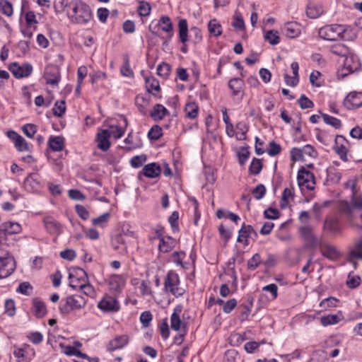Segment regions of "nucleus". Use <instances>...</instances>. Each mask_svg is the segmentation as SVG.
Returning <instances> with one entry per match:
<instances>
[{
	"instance_id": "nucleus-1",
	"label": "nucleus",
	"mask_w": 362,
	"mask_h": 362,
	"mask_svg": "<svg viewBox=\"0 0 362 362\" xmlns=\"http://www.w3.org/2000/svg\"><path fill=\"white\" fill-rule=\"evenodd\" d=\"M65 7L67 16L74 23L86 24L92 18L90 8L81 0H72Z\"/></svg>"
},
{
	"instance_id": "nucleus-2",
	"label": "nucleus",
	"mask_w": 362,
	"mask_h": 362,
	"mask_svg": "<svg viewBox=\"0 0 362 362\" xmlns=\"http://www.w3.org/2000/svg\"><path fill=\"white\" fill-rule=\"evenodd\" d=\"M346 26L340 24H332L320 28L319 36L326 40L334 41L345 39Z\"/></svg>"
},
{
	"instance_id": "nucleus-3",
	"label": "nucleus",
	"mask_w": 362,
	"mask_h": 362,
	"mask_svg": "<svg viewBox=\"0 0 362 362\" xmlns=\"http://www.w3.org/2000/svg\"><path fill=\"white\" fill-rule=\"evenodd\" d=\"M86 304V300L82 296L71 295L61 300L59 310L62 314H68L72 310L81 309Z\"/></svg>"
},
{
	"instance_id": "nucleus-4",
	"label": "nucleus",
	"mask_w": 362,
	"mask_h": 362,
	"mask_svg": "<svg viewBox=\"0 0 362 362\" xmlns=\"http://www.w3.org/2000/svg\"><path fill=\"white\" fill-rule=\"evenodd\" d=\"M180 279L174 271H169L165 278L164 288L173 296L179 297L183 295L184 290L179 287Z\"/></svg>"
},
{
	"instance_id": "nucleus-5",
	"label": "nucleus",
	"mask_w": 362,
	"mask_h": 362,
	"mask_svg": "<svg viewBox=\"0 0 362 362\" xmlns=\"http://www.w3.org/2000/svg\"><path fill=\"white\" fill-rule=\"evenodd\" d=\"M15 270L14 259L0 249V279L6 278Z\"/></svg>"
},
{
	"instance_id": "nucleus-6",
	"label": "nucleus",
	"mask_w": 362,
	"mask_h": 362,
	"mask_svg": "<svg viewBox=\"0 0 362 362\" xmlns=\"http://www.w3.org/2000/svg\"><path fill=\"white\" fill-rule=\"evenodd\" d=\"M21 231V226L17 222H5L0 227V244L9 245L7 235L17 234Z\"/></svg>"
},
{
	"instance_id": "nucleus-7",
	"label": "nucleus",
	"mask_w": 362,
	"mask_h": 362,
	"mask_svg": "<svg viewBox=\"0 0 362 362\" xmlns=\"http://www.w3.org/2000/svg\"><path fill=\"white\" fill-rule=\"evenodd\" d=\"M298 184L300 187H305L309 190L315 189V177L313 173L310 172L304 167H301L297 175Z\"/></svg>"
},
{
	"instance_id": "nucleus-8",
	"label": "nucleus",
	"mask_w": 362,
	"mask_h": 362,
	"mask_svg": "<svg viewBox=\"0 0 362 362\" xmlns=\"http://www.w3.org/2000/svg\"><path fill=\"white\" fill-rule=\"evenodd\" d=\"M8 69L16 78H21L29 76L32 74L33 66L29 63L20 65L17 62H13L9 65Z\"/></svg>"
},
{
	"instance_id": "nucleus-9",
	"label": "nucleus",
	"mask_w": 362,
	"mask_h": 362,
	"mask_svg": "<svg viewBox=\"0 0 362 362\" xmlns=\"http://www.w3.org/2000/svg\"><path fill=\"white\" fill-rule=\"evenodd\" d=\"M43 77L46 83L57 85L60 81V71L57 66L49 65L45 67Z\"/></svg>"
},
{
	"instance_id": "nucleus-10",
	"label": "nucleus",
	"mask_w": 362,
	"mask_h": 362,
	"mask_svg": "<svg viewBox=\"0 0 362 362\" xmlns=\"http://www.w3.org/2000/svg\"><path fill=\"white\" fill-rule=\"evenodd\" d=\"M344 105L348 110L362 107V92H351L344 99Z\"/></svg>"
},
{
	"instance_id": "nucleus-11",
	"label": "nucleus",
	"mask_w": 362,
	"mask_h": 362,
	"mask_svg": "<svg viewBox=\"0 0 362 362\" xmlns=\"http://www.w3.org/2000/svg\"><path fill=\"white\" fill-rule=\"evenodd\" d=\"M299 233L301 238L306 242L308 246L315 247L318 244L317 238L315 235L313 228L310 226H303L299 228Z\"/></svg>"
},
{
	"instance_id": "nucleus-12",
	"label": "nucleus",
	"mask_w": 362,
	"mask_h": 362,
	"mask_svg": "<svg viewBox=\"0 0 362 362\" xmlns=\"http://www.w3.org/2000/svg\"><path fill=\"white\" fill-rule=\"evenodd\" d=\"M98 307L104 312H117L119 310V302L111 296L104 297L98 302Z\"/></svg>"
},
{
	"instance_id": "nucleus-13",
	"label": "nucleus",
	"mask_w": 362,
	"mask_h": 362,
	"mask_svg": "<svg viewBox=\"0 0 362 362\" xmlns=\"http://www.w3.org/2000/svg\"><path fill=\"white\" fill-rule=\"evenodd\" d=\"M111 132L108 129H103L97 134V146L103 151H107L110 147V138Z\"/></svg>"
},
{
	"instance_id": "nucleus-14",
	"label": "nucleus",
	"mask_w": 362,
	"mask_h": 362,
	"mask_svg": "<svg viewBox=\"0 0 362 362\" xmlns=\"http://www.w3.org/2000/svg\"><path fill=\"white\" fill-rule=\"evenodd\" d=\"M129 343V337L127 334L116 336L110 340L107 346V350L112 352L117 349H122Z\"/></svg>"
},
{
	"instance_id": "nucleus-15",
	"label": "nucleus",
	"mask_w": 362,
	"mask_h": 362,
	"mask_svg": "<svg viewBox=\"0 0 362 362\" xmlns=\"http://www.w3.org/2000/svg\"><path fill=\"white\" fill-rule=\"evenodd\" d=\"M343 142H347L344 136L337 135L335 138V145L334 146V151L338 154L340 159L344 162L348 161L347 158V148L344 145Z\"/></svg>"
},
{
	"instance_id": "nucleus-16",
	"label": "nucleus",
	"mask_w": 362,
	"mask_h": 362,
	"mask_svg": "<svg viewBox=\"0 0 362 362\" xmlns=\"http://www.w3.org/2000/svg\"><path fill=\"white\" fill-rule=\"evenodd\" d=\"M252 235L255 238L258 236L257 233L255 230L252 226L245 225L244 223L241 228L239 230L237 241L238 243L245 242V245H248L247 238L249 237H252Z\"/></svg>"
},
{
	"instance_id": "nucleus-17",
	"label": "nucleus",
	"mask_w": 362,
	"mask_h": 362,
	"mask_svg": "<svg viewBox=\"0 0 362 362\" xmlns=\"http://www.w3.org/2000/svg\"><path fill=\"white\" fill-rule=\"evenodd\" d=\"M25 188L28 191L36 192L40 188V176L37 173H30L24 181Z\"/></svg>"
},
{
	"instance_id": "nucleus-18",
	"label": "nucleus",
	"mask_w": 362,
	"mask_h": 362,
	"mask_svg": "<svg viewBox=\"0 0 362 362\" xmlns=\"http://www.w3.org/2000/svg\"><path fill=\"white\" fill-rule=\"evenodd\" d=\"M32 352L31 355H35V351L30 349L28 345H25L22 348H16L13 351V355L18 358V362H30L31 356L29 352Z\"/></svg>"
},
{
	"instance_id": "nucleus-19",
	"label": "nucleus",
	"mask_w": 362,
	"mask_h": 362,
	"mask_svg": "<svg viewBox=\"0 0 362 362\" xmlns=\"http://www.w3.org/2000/svg\"><path fill=\"white\" fill-rule=\"evenodd\" d=\"M344 69L348 71V73H352L356 71L359 66V61L356 56L349 52L344 59Z\"/></svg>"
},
{
	"instance_id": "nucleus-20",
	"label": "nucleus",
	"mask_w": 362,
	"mask_h": 362,
	"mask_svg": "<svg viewBox=\"0 0 362 362\" xmlns=\"http://www.w3.org/2000/svg\"><path fill=\"white\" fill-rule=\"evenodd\" d=\"M161 168L160 165L156 163H151L146 165L140 174H143L146 177L155 178L160 175Z\"/></svg>"
},
{
	"instance_id": "nucleus-21",
	"label": "nucleus",
	"mask_w": 362,
	"mask_h": 362,
	"mask_svg": "<svg viewBox=\"0 0 362 362\" xmlns=\"http://www.w3.org/2000/svg\"><path fill=\"white\" fill-rule=\"evenodd\" d=\"M45 227L50 234H60L62 233L61 224L52 217H46L43 220Z\"/></svg>"
},
{
	"instance_id": "nucleus-22",
	"label": "nucleus",
	"mask_w": 362,
	"mask_h": 362,
	"mask_svg": "<svg viewBox=\"0 0 362 362\" xmlns=\"http://www.w3.org/2000/svg\"><path fill=\"white\" fill-rule=\"evenodd\" d=\"M283 34L289 38L297 37L300 34V30L296 23L288 22L284 24L281 28Z\"/></svg>"
},
{
	"instance_id": "nucleus-23",
	"label": "nucleus",
	"mask_w": 362,
	"mask_h": 362,
	"mask_svg": "<svg viewBox=\"0 0 362 362\" xmlns=\"http://www.w3.org/2000/svg\"><path fill=\"white\" fill-rule=\"evenodd\" d=\"M325 9L322 5L309 4L306 8V15L310 18H317L323 14Z\"/></svg>"
},
{
	"instance_id": "nucleus-24",
	"label": "nucleus",
	"mask_w": 362,
	"mask_h": 362,
	"mask_svg": "<svg viewBox=\"0 0 362 362\" xmlns=\"http://www.w3.org/2000/svg\"><path fill=\"white\" fill-rule=\"evenodd\" d=\"M244 81L241 78H233L228 82V88L233 91L232 95L237 96L243 92Z\"/></svg>"
},
{
	"instance_id": "nucleus-25",
	"label": "nucleus",
	"mask_w": 362,
	"mask_h": 362,
	"mask_svg": "<svg viewBox=\"0 0 362 362\" xmlns=\"http://www.w3.org/2000/svg\"><path fill=\"white\" fill-rule=\"evenodd\" d=\"M149 103L150 95L148 94L146 95H138L135 98V104L137 106L139 112L143 115H146V110L149 105Z\"/></svg>"
},
{
	"instance_id": "nucleus-26",
	"label": "nucleus",
	"mask_w": 362,
	"mask_h": 362,
	"mask_svg": "<svg viewBox=\"0 0 362 362\" xmlns=\"http://www.w3.org/2000/svg\"><path fill=\"white\" fill-rule=\"evenodd\" d=\"M182 309L180 307H176L170 317L171 327L175 331H179L181 328V325H182V320L180 317V313Z\"/></svg>"
},
{
	"instance_id": "nucleus-27",
	"label": "nucleus",
	"mask_w": 362,
	"mask_h": 362,
	"mask_svg": "<svg viewBox=\"0 0 362 362\" xmlns=\"http://www.w3.org/2000/svg\"><path fill=\"white\" fill-rule=\"evenodd\" d=\"M168 110L162 105L156 104L154 105L151 112V117L155 120H161L165 115H168Z\"/></svg>"
},
{
	"instance_id": "nucleus-28",
	"label": "nucleus",
	"mask_w": 362,
	"mask_h": 362,
	"mask_svg": "<svg viewBox=\"0 0 362 362\" xmlns=\"http://www.w3.org/2000/svg\"><path fill=\"white\" fill-rule=\"evenodd\" d=\"M33 311L35 315L38 318L43 317L47 313L46 306L45 303L40 300L35 298L33 300Z\"/></svg>"
},
{
	"instance_id": "nucleus-29",
	"label": "nucleus",
	"mask_w": 362,
	"mask_h": 362,
	"mask_svg": "<svg viewBox=\"0 0 362 362\" xmlns=\"http://www.w3.org/2000/svg\"><path fill=\"white\" fill-rule=\"evenodd\" d=\"M48 144L49 148L54 151H60L64 146V139L62 136H50Z\"/></svg>"
},
{
	"instance_id": "nucleus-30",
	"label": "nucleus",
	"mask_w": 362,
	"mask_h": 362,
	"mask_svg": "<svg viewBox=\"0 0 362 362\" xmlns=\"http://www.w3.org/2000/svg\"><path fill=\"white\" fill-rule=\"evenodd\" d=\"M179 38L182 43L188 41V25L186 19H180L178 22Z\"/></svg>"
},
{
	"instance_id": "nucleus-31",
	"label": "nucleus",
	"mask_w": 362,
	"mask_h": 362,
	"mask_svg": "<svg viewBox=\"0 0 362 362\" xmlns=\"http://www.w3.org/2000/svg\"><path fill=\"white\" fill-rule=\"evenodd\" d=\"M175 247V240L168 236L165 239H161V241L159 243L158 249L161 252H168L171 251Z\"/></svg>"
},
{
	"instance_id": "nucleus-32",
	"label": "nucleus",
	"mask_w": 362,
	"mask_h": 362,
	"mask_svg": "<svg viewBox=\"0 0 362 362\" xmlns=\"http://www.w3.org/2000/svg\"><path fill=\"white\" fill-rule=\"evenodd\" d=\"M330 51L334 54L342 57L344 58L346 56H348V54L350 52L349 47L341 43L335 44L332 45L331 47Z\"/></svg>"
},
{
	"instance_id": "nucleus-33",
	"label": "nucleus",
	"mask_w": 362,
	"mask_h": 362,
	"mask_svg": "<svg viewBox=\"0 0 362 362\" xmlns=\"http://www.w3.org/2000/svg\"><path fill=\"white\" fill-rule=\"evenodd\" d=\"M158 25L161 27L163 31L166 33L173 32V23L170 18L168 16H162L158 23ZM173 36V33H170V38Z\"/></svg>"
},
{
	"instance_id": "nucleus-34",
	"label": "nucleus",
	"mask_w": 362,
	"mask_h": 362,
	"mask_svg": "<svg viewBox=\"0 0 362 362\" xmlns=\"http://www.w3.org/2000/svg\"><path fill=\"white\" fill-rule=\"evenodd\" d=\"M324 227L326 230L334 234L340 231L339 221L335 218H327Z\"/></svg>"
},
{
	"instance_id": "nucleus-35",
	"label": "nucleus",
	"mask_w": 362,
	"mask_h": 362,
	"mask_svg": "<svg viewBox=\"0 0 362 362\" xmlns=\"http://www.w3.org/2000/svg\"><path fill=\"white\" fill-rule=\"evenodd\" d=\"M341 315H328L320 317V322L323 326H328L338 323L340 320Z\"/></svg>"
},
{
	"instance_id": "nucleus-36",
	"label": "nucleus",
	"mask_w": 362,
	"mask_h": 362,
	"mask_svg": "<svg viewBox=\"0 0 362 362\" xmlns=\"http://www.w3.org/2000/svg\"><path fill=\"white\" fill-rule=\"evenodd\" d=\"M320 250L322 255L329 259H333L338 255L336 248L331 245H323Z\"/></svg>"
},
{
	"instance_id": "nucleus-37",
	"label": "nucleus",
	"mask_w": 362,
	"mask_h": 362,
	"mask_svg": "<svg viewBox=\"0 0 362 362\" xmlns=\"http://www.w3.org/2000/svg\"><path fill=\"white\" fill-rule=\"evenodd\" d=\"M349 255L354 259H362V238L355 243L354 248L350 251Z\"/></svg>"
},
{
	"instance_id": "nucleus-38",
	"label": "nucleus",
	"mask_w": 362,
	"mask_h": 362,
	"mask_svg": "<svg viewBox=\"0 0 362 362\" xmlns=\"http://www.w3.org/2000/svg\"><path fill=\"white\" fill-rule=\"evenodd\" d=\"M209 32L216 37L221 35V26L216 19L211 20L208 23Z\"/></svg>"
},
{
	"instance_id": "nucleus-39",
	"label": "nucleus",
	"mask_w": 362,
	"mask_h": 362,
	"mask_svg": "<svg viewBox=\"0 0 362 362\" xmlns=\"http://www.w3.org/2000/svg\"><path fill=\"white\" fill-rule=\"evenodd\" d=\"M264 40L268 41L272 45H278L280 42L278 31L274 30L267 31L264 35Z\"/></svg>"
},
{
	"instance_id": "nucleus-40",
	"label": "nucleus",
	"mask_w": 362,
	"mask_h": 362,
	"mask_svg": "<svg viewBox=\"0 0 362 362\" xmlns=\"http://www.w3.org/2000/svg\"><path fill=\"white\" fill-rule=\"evenodd\" d=\"M262 262L261 256L259 253H255L247 263V267L249 270L253 271L256 269L259 265Z\"/></svg>"
},
{
	"instance_id": "nucleus-41",
	"label": "nucleus",
	"mask_w": 362,
	"mask_h": 362,
	"mask_svg": "<svg viewBox=\"0 0 362 362\" xmlns=\"http://www.w3.org/2000/svg\"><path fill=\"white\" fill-rule=\"evenodd\" d=\"M262 169V163L260 159L254 158L249 167V172L252 175H259Z\"/></svg>"
},
{
	"instance_id": "nucleus-42",
	"label": "nucleus",
	"mask_w": 362,
	"mask_h": 362,
	"mask_svg": "<svg viewBox=\"0 0 362 362\" xmlns=\"http://www.w3.org/2000/svg\"><path fill=\"white\" fill-rule=\"evenodd\" d=\"M189 37L194 45L199 43L202 40L201 30L197 27L191 28Z\"/></svg>"
},
{
	"instance_id": "nucleus-43",
	"label": "nucleus",
	"mask_w": 362,
	"mask_h": 362,
	"mask_svg": "<svg viewBox=\"0 0 362 362\" xmlns=\"http://www.w3.org/2000/svg\"><path fill=\"white\" fill-rule=\"evenodd\" d=\"M321 115L326 124L332 126L335 129H339L341 127V122L339 119L324 113H321Z\"/></svg>"
},
{
	"instance_id": "nucleus-44",
	"label": "nucleus",
	"mask_w": 362,
	"mask_h": 362,
	"mask_svg": "<svg viewBox=\"0 0 362 362\" xmlns=\"http://www.w3.org/2000/svg\"><path fill=\"white\" fill-rule=\"evenodd\" d=\"M54 116L61 117L66 111V103L64 100L57 101L52 109Z\"/></svg>"
},
{
	"instance_id": "nucleus-45",
	"label": "nucleus",
	"mask_w": 362,
	"mask_h": 362,
	"mask_svg": "<svg viewBox=\"0 0 362 362\" xmlns=\"http://www.w3.org/2000/svg\"><path fill=\"white\" fill-rule=\"evenodd\" d=\"M0 10L1 13L6 16H11L13 15V6L11 2L7 0L0 1Z\"/></svg>"
},
{
	"instance_id": "nucleus-46",
	"label": "nucleus",
	"mask_w": 362,
	"mask_h": 362,
	"mask_svg": "<svg viewBox=\"0 0 362 362\" xmlns=\"http://www.w3.org/2000/svg\"><path fill=\"white\" fill-rule=\"evenodd\" d=\"M185 111L187 117L194 119L198 115V107L194 103H189L186 105Z\"/></svg>"
},
{
	"instance_id": "nucleus-47",
	"label": "nucleus",
	"mask_w": 362,
	"mask_h": 362,
	"mask_svg": "<svg viewBox=\"0 0 362 362\" xmlns=\"http://www.w3.org/2000/svg\"><path fill=\"white\" fill-rule=\"evenodd\" d=\"M171 66L165 62L160 64L157 68V74L163 78H166L169 76Z\"/></svg>"
},
{
	"instance_id": "nucleus-48",
	"label": "nucleus",
	"mask_w": 362,
	"mask_h": 362,
	"mask_svg": "<svg viewBox=\"0 0 362 362\" xmlns=\"http://www.w3.org/2000/svg\"><path fill=\"white\" fill-rule=\"evenodd\" d=\"M162 129L158 125L153 126L148 132V136L151 140H158L162 136Z\"/></svg>"
},
{
	"instance_id": "nucleus-49",
	"label": "nucleus",
	"mask_w": 362,
	"mask_h": 362,
	"mask_svg": "<svg viewBox=\"0 0 362 362\" xmlns=\"http://www.w3.org/2000/svg\"><path fill=\"white\" fill-rule=\"evenodd\" d=\"M240 356L238 353L234 350H228L225 353L224 362H239Z\"/></svg>"
},
{
	"instance_id": "nucleus-50",
	"label": "nucleus",
	"mask_w": 362,
	"mask_h": 362,
	"mask_svg": "<svg viewBox=\"0 0 362 362\" xmlns=\"http://www.w3.org/2000/svg\"><path fill=\"white\" fill-rule=\"evenodd\" d=\"M37 130V127L34 124H26L22 127L23 132L29 138L33 137Z\"/></svg>"
},
{
	"instance_id": "nucleus-51",
	"label": "nucleus",
	"mask_w": 362,
	"mask_h": 362,
	"mask_svg": "<svg viewBox=\"0 0 362 362\" xmlns=\"http://www.w3.org/2000/svg\"><path fill=\"white\" fill-rule=\"evenodd\" d=\"M253 305V298H250L248 299V301L247 303H245L242 305L243 308V310L241 312L240 317H242V320H247L249 314L251 311V308Z\"/></svg>"
},
{
	"instance_id": "nucleus-52",
	"label": "nucleus",
	"mask_w": 362,
	"mask_h": 362,
	"mask_svg": "<svg viewBox=\"0 0 362 362\" xmlns=\"http://www.w3.org/2000/svg\"><path fill=\"white\" fill-rule=\"evenodd\" d=\"M293 197V189L285 188L281 201V207L285 208L288 204V199Z\"/></svg>"
},
{
	"instance_id": "nucleus-53",
	"label": "nucleus",
	"mask_w": 362,
	"mask_h": 362,
	"mask_svg": "<svg viewBox=\"0 0 362 362\" xmlns=\"http://www.w3.org/2000/svg\"><path fill=\"white\" fill-rule=\"evenodd\" d=\"M298 104L301 109H309L314 106V103L305 95H301L300 98L298 100Z\"/></svg>"
},
{
	"instance_id": "nucleus-54",
	"label": "nucleus",
	"mask_w": 362,
	"mask_h": 362,
	"mask_svg": "<svg viewBox=\"0 0 362 362\" xmlns=\"http://www.w3.org/2000/svg\"><path fill=\"white\" fill-rule=\"evenodd\" d=\"M122 284V279L119 276H112L109 281L110 288L114 291H119Z\"/></svg>"
},
{
	"instance_id": "nucleus-55",
	"label": "nucleus",
	"mask_w": 362,
	"mask_h": 362,
	"mask_svg": "<svg viewBox=\"0 0 362 362\" xmlns=\"http://www.w3.org/2000/svg\"><path fill=\"white\" fill-rule=\"evenodd\" d=\"M18 293L30 296L33 291V287L29 282L21 283L16 290Z\"/></svg>"
},
{
	"instance_id": "nucleus-56",
	"label": "nucleus",
	"mask_w": 362,
	"mask_h": 362,
	"mask_svg": "<svg viewBox=\"0 0 362 362\" xmlns=\"http://www.w3.org/2000/svg\"><path fill=\"white\" fill-rule=\"evenodd\" d=\"M281 151V147L279 144H276L275 141H272L269 144V148L267 150V153L270 156H275L280 153Z\"/></svg>"
},
{
	"instance_id": "nucleus-57",
	"label": "nucleus",
	"mask_w": 362,
	"mask_h": 362,
	"mask_svg": "<svg viewBox=\"0 0 362 362\" xmlns=\"http://www.w3.org/2000/svg\"><path fill=\"white\" fill-rule=\"evenodd\" d=\"M15 147L19 151H29L30 148L27 141L21 136L18 138L16 142L14 144Z\"/></svg>"
},
{
	"instance_id": "nucleus-58",
	"label": "nucleus",
	"mask_w": 362,
	"mask_h": 362,
	"mask_svg": "<svg viewBox=\"0 0 362 362\" xmlns=\"http://www.w3.org/2000/svg\"><path fill=\"white\" fill-rule=\"evenodd\" d=\"M152 314L150 311H144L140 315V321L144 327H148L152 320Z\"/></svg>"
},
{
	"instance_id": "nucleus-59",
	"label": "nucleus",
	"mask_w": 362,
	"mask_h": 362,
	"mask_svg": "<svg viewBox=\"0 0 362 362\" xmlns=\"http://www.w3.org/2000/svg\"><path fill=\"white\" fill-rule=\"evenodd\" d=\"M262 291L269 292L271 300H274L278 296V287L275 284H271L262 288Z\"/></svg>"
},
{
	"instance_id": "nucleus-60",
	"label": "nucleus",
	"mask_w": 362,
	"mask_h": 362,
	"mask_svg": "<svg viewBox=\"0 0 362 362\" xmlns=\"http://www.w3.org/2000/svg\"><path fill=\"white\" fill-rule=\"evenodd\" d=\"M266 193V188L264 185L259 184L252 191V194L254 197L259 200L264 197Z\"/></svg>"
},
{
	"instance_id": "nucleus-61",
	"label": "nucleus",
	"mask_w": 362,
	"mask_h": 362,
	"mask_svg": "<svg viewBox=\"0 0 362 362\" xmlns=\"http://www.w3.org/2000/svg\"><path fill=\"white\" fill-rule=\"evenodd\" d=\"M5 313L9 316L13 317L15 315V303L11 299H7L4 303Z\"/></svg>"
},
{
	"instance_id": "nucleus-62",
	"label": "nucleus",
	"mask_w": 362,
	"mask_h": 362,
	"mask_svg": "<svg viewBox=\"0 0 362 362\" xmlns=\"http://www.w3.org/2000/svg\"><path fill=\"white\" fill-rule=\"evenodd\" d=\"M138 11L140 16H147L151 12V6L148 2L141 1L138 8Z\"/></svg>"
},
{
	"instance_id": "nucleus-63",
	"label": "nucleus",
	"mask_w": 362,
	"mask_h": 362,
	"mask_svg": "<svg viewBox=\"0 0 362 362\" xmlns=\"http://www.w3.org/2000/svg\"><path fill=\"white\" fill-rule=\"evenodd\" d=\"M146 160V157L144 155L135 156L131 159L130 163L132 167L137 168L141 167Z\"/></svg>"
},
{
	"instance_id": "nucleus-64",
	"label": "nucleus",
	"mask_w": 362,
	"mask_h": 362,
	"mask_svg": "<svg viewBox=\"0 0 362 362\" xmlns=\"http://www.w3.org/2000/svg\"><path fill=\"white\" fill-rule=\"evenodd\" d=\"M178 218H179V214L177 211L173 212L168 218V221L171 225L173 232L178 231V224H177Z\"/></svg>"
}]
</instances>
